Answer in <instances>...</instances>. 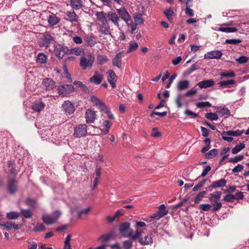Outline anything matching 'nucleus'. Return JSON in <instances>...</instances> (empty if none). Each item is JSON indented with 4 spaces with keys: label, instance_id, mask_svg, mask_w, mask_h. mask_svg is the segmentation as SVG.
Here are the masks:
<instances>
[{
    "label": "nucleus",
    "instance_id": "nucleus-11",
    "mask_svg": "<svg viewBox=\"0 0 249 249\" xmlns=\"http://www.w3.org/2000/svg\"><path fill=\"white\" fill-rule=\"evenodd\" d=\"M96 112L92 109L89 108L87 110L85 113V118L87 123H92L96 118Z\"/></svg>",
    "mask_w": 249,
    "mask_h": 249
},
{
    "label": "nucleus",
    "instance_id": "nucleus-36",
    "mask_svg": "<svg viewBox=\"0 0 249 249\" xmlns=\"http://www.w3.org/2000/svg\"><path fill=\"white\" fill-rule=\"evenodd\" d=\"M136 224L135 225V228H136V231H138L140 233L137 236V238L139 237L140 235H141V234L143 233V231L140 229V228H143L146 226V224L145 222L142 221H136Z\"/></svg>",
    "mask_w": 249,
    "mask_h": 249
},
{
    "label": "nucleus",
    "instance_id": "nucleus-55",
    "mask_svg": "<svg viewBox=\"0 0 249 249\" xmlns=\"http://www.w3.org/2000/svg\"><path fill=\"white\" fill-rule=\"evenodd\" d=\"M135 21L136 24H142L143 22V20L142 18V15L141 14H138L136 15L134 17Z\"/></svg>",
    "mask_w": 249,
    "mask_h": 249
},
{
    "label": "nucleus",
    "instance_id": "nucleus-26",
    "mask_svg": "<svg viewBox=\"0 0 249 249\" xmlns=\"http://www.w3.org/2000/svg\"><path fill=\"white\" fill-rule=\"evenodd\" d=\"M221 195L222 193L220 191H216L210 194L209 199L211 202H216L220 199Z\"/></svg>",
    "mask_w": 249,
    "mask_h": 249
},
{
    "label": "nucleus",
    "instance_id": "nucleus-14",
    "mask_svg": "<svg viewBox=\"0 0 249 249\" xmlns=\"http://www.w3.org/2000/svg\"><path fill=\"white\" fill-rule=\"evenodd\" d=\"M103 79V75L99 73L97 71L94 72L93 76L89 79V81L91 83H93L95 85H99L101 83Z\"/></svg>",
    "mask_w": 249,
    "mask_h": 249
},
{
    "label": "nucleus",
    "instance_id": "nucleus-40",
    "mask_svg": "<svg viewBox=\"0 0 249 249\" xmlns=\"http://www.w3.org/2000/svg\"><path fill=\"white\" fill-rule=\"evenodd\" d=\"M245 144L244 143H241L240 144L236 145L231 150V153L233 154H236L241 150L245 148Z\"/></svg>",
    "mask_w": 249,
    "mask_h": 249
},
{
    "label": "nucleus",
    "instance_id": "nucleus-60",
    "mask_svg": "<svg viewBox=\"0 0 249 249\" xmlns=\"http://www.w3.org/2000/svg\"><path fill=\"white\" fill-rule=\"evenodd\" d=\"M212 208V205L209 204H202L199 206V208L204 211H208Z\"/></svg>",
    "mask_w": 249,
    "mask_h": 249
},
{
    "label": "nucleus",
    "instance_id": "nucleus-39",
    "mask_svg": "<svg viewBox=\"0 0 249 249\" xmlns=\"http://www.w3.org/2000/svg\"><path fill=\"white\" fill-rule=\"evenodd\" d=\"M216 112L221 114V116H224L225 115L229 116L230 115V111L229 109L224 107H218L217 109Z\"/></svg>",
    "mask_w": 249,
    "mask_h": 249
},
{
    "label": "nucleus",
    "instance_id": "nucleus-41",
    "mask_svg": "<svg viewBox=\"0 0 249 249\" xmlns=\"http://www.w3.org/2000/svg\"><path fill=\"white\" fill-rule=\"evenodd\" d=\"M22 215L25 218H30L33 215L32 212L29 209H20Z\"/></svg>",
    "mask_w": 249,
    "mask_h": 249
},
{
    "label": "nucleus",
    "instance_id": "nucleus-53",
    "mask_svg": "<svg viewBox=\"0 0 249 249\" xmlns=\"http://www.w3.org/2000/svg\"><path fill=\"white\" fill-rule=\"evenodd\" d=\"M26 204L32 208H36V201L35 199L28 198L26 200Z\"/></svg>",
    "mask_w": 249,
    "mask_h": 249
},
{
    "label": "nucleus",
    "instance_id": "nucleus-42",
    "mask_svg": "<svg viewBox=\"0 0 249 249\" xmlns=\"http://www.w3.org/2000/svg\"><path fill=\"white\" fill-rule=\"evenodd\" d=\"M84 51L83 49L81 48H74L71 50H70V53L69 54L73 53L77 56L80 55L82 53H84Z\"/></svg>",
    "mask_w": 249,
    "mask_h": 249
},
{
    "label": "nucleus",
    "instance_id": "nucleus-3",
    "mask_svg": "<svg viewBox=\"0 0 249 249\" xmlns=\"http://www.w3.org/2000/svg\"><path fill=\"white\" fill-rule=\"evenodd\" d=\"M61 215V212L59 211H55L52 215L45 214L42 215V219L44 223L48 225H51L57 222Z\"/></svg>",
    "mask_w": 249,
    "mask_h": 249
},
{
    "label": "nucleus",
    "instance_id": "nucleus-30",
    "mask_svg": "<svg viewBox=\"0 0 249 249\" xmlns=\"http://www.w3.org/2000/svg\"><path fill=\"white\" fill-rule=\"evenodd\" d=\"M47 56L43 53H39L36 58V61L39 64H45L46 63Z\"/></svg>",
    "mask_w": 249,
    "mask_h": 249
},
{
    "label": "nucleus",
    "instance_id": "nucleus-54",
    "mask_svg": "<svg viewBox=\"0 0 249 249\" xmlns=\"http://www.w3.org/2000/svg\"><path fill=\"white\" fill-rule=\"evenodd\" d=\"M138 44L137 42H134L130 44L129 48L127 51V53L136 50L138 48Z\"/></svg>",
    "mask_w": 249,
    "mask_h": 249
},
{
    "label": "nucleus",
    "instance_id": "nucleus-56",
    "mask_svg": "<svg viewBox=\"0 0 249 249\" xmlns=\"http://www.w3.org/2000/svg\"><path fill=\"white\" fill-rule=\"evenodd\" d=\"M186 9H185V13L186 14L190 16L193 17L194 16V13L193 12V10L189 8V6L190 5H189V2L187 1L186 3Z\"/></svg>",
    "mask_w": 249,
    "mask_h": 249
},
{
    "label": "nucleus",
    "instance_id": "nucleus-32",
    "mask_svg": "<svg viewBox=\"0 0 249 249\" xmlns=\"http://www.w3.org/2000/svg\"><path fill=\"white\" fill-rule=\"evenodd\" d=\"M113 232H110L108 233L102 235L98 239V241H101L102 242L104 243L110 240L113 236Z\"/></svg>",
    "mask_w": 249,
    "mask_h": 249
},
{
    "label": "nucleus",
    "instance_id": "nucleus-5",
    "mask_svg": "<svg viewBox=\"0 0 249 249\" xmlns=\"http://www.w3.org/2000/svg\"><path fill=\"white\" fill-rule=\"evenodd\" d=\"M87 134V126L85 124H80L77 125L73 133V136L76 138L85 137Z\"/></svg>",
    "mask_w": 249,
    "mask_h": 249
},
{
    "label": "nucleus",
    "instance_id": "nucleus-61",
    "mask_svg": "<svg viewBox=\"0 0 249 249\" xmlns=\"http://www.w3.org/2000/svg\"><path fill=\"white\" fill-rule=\"evenodd\" d=\"M249 58L245 56H241L236 59V61L239 64H244L246 63Z\"/></svg>",
    "mask_w": 249,
    "mask_h": 249
},
{
    "label": "nucleus",
    "instance_id": "nucleus-13",
    "mask_svg": "<svg viewBox=\"0 0 249 249\" xmlns=\"http://www.w3.org/2000/svg\"><path fill=\"white\" fill-rule=\"evenodd\" d=\"M107 73L108 74V82L111 85L112 88H116V82L117 79L116 75L112 70H109Z\"/></svg>",
    "mask_w": 249,
    "mask_h": 249
},
{
    "label": "nucleus",
    "instance_id": "nucleus-17",
    "mask_svg": "<svg viewBox=\"0 0 249 249\" xmlns=\"http://www.w3.org/2000/svg\"><path fill=\"white\" fill-rule=\"evenodd\" d=\"M45 107V104L41 100H36L33 104L32 108L36 112H40Z\"/></svg>",
    "mask_w": 249,
    "mask_h": 249
},
{
    "label": "nucleus",
    "instance_id": "nucleus-19",
    "mask_svg": "<svg viewBox=\"0 0 249 249\" xmlns=\"http://www.w3.org/2000/svg\"><path fill=\"white\" fill-rule=\"evenodd\" d=\"M107 17L109 20L111 21L117 27H119V17L115 13L109 12L107 14Z\"/></svg>",
    "mask_w": 249,
    "mask_h": 249
},
{
    "label": "nucleus",
    "instance_id": "nucleus-25",
    "mask_svg": "<svg viewBox=\"0 0 249 249\" xmlns=\"http://www.w3.org/2000/svg\"><path fill=\"white\" fill-rule=\"evenodd\" d=\"M70 4L71 7L76 10H79L83 7L82 0H71Z\"/></svg>",
    "mask_w": 249,
    "mask_h": 249
},
{
    "label": "nucleus",
    "instance_id": "nucleus-6",
    "mask_svg": "<svg viewBox=\"0 0 249 249\" xmlns=\"http://www.w3.org/2000/svg\"><path fill=\"white\" fill-rule=\"evenodd\" d=\"M59 95L66 96L74 91V88L71 85H64L58 87L57 89Z\"/></svg>",
    "mask_w": 249,
    "mask_h": 249
},
{
    "label": "nucleus",
    "instance_id": "nucleus-37",
    "mask_svg": "<svg viewBox=\"0 0 249 249\" xmlns=\"http://www.w3.org/2000/svg\"><path fill=\"white\" fill-rule=\"evenodd\" d=\"M163 13L170 21H171L173 20L175 13L172 8H170L166 9L163 11Z\"/></svg>",
    "mask_w": 249,
    "mask_h": 249
},
{
    "label": "nucleus",
    "instance_id": "nucleus-20",
    "mask_svg": "<svg viewBox=\"0 0 249 249\" xmlns=\"http://www.w3.org/2000/svg\"><path fill=\"white\" fill-rule=\"evenodd\" d=\"M8 189L11 194H14L17 192V182L14 179H9L8 183Z\"/></svg>",
    "mask_w": 249,
    "mask_h": 249
},
{
    "label": "nucleus",
    "instance_id": "nucleus-1",
    "mask_svg": "<svg viewBox=\"0 0 249 249\" xmlns=\"http://www.w3.org/2000/svg\"><path fill=\"white\" fill-rule=\"evenodd\" d=\"M119 230L122 236L129 237L132 240H136L137 239V236L140 233L138 231H135L134 234L133 230L130 228V224L128 222L122 223L120 226Z\"/></svg>",
    "mask_w": 249,
    "mask_h": 249
},
{
    "label": "nucleus",
    "instance_id": "nucleus-43",
    "mask_svg": "<svg viewBox=\"0 0 249 249\" xmlns=\"http://www.w3.org/2000/svg\"><path fill=\"white\" fill-rule=\"evenodd\" d=\"M20 213L18 212L12 211L7 213V218L8 219H17L19 216Z\"/></svg>",
    "mask_w": 249,
    "mask_h": 249
},
{
    "label": "nucleus",
    "instance_id": "nucleus-29",
    "mask_svg": "<svg viewBox=\"0 0 249 249\" xmlns=\"http://www.w3.org/2000/svg\"><path fill=\"white\" fill-rule=\"evenodd\" d=\"M243 132V130H237L236 131L230 130L228 131H223L222 134L230 136H238L241 135Z\"/></svg>",
    "mask_w": 249,
    "mask_h": 249
},
{
    "label": "nucleus",
    "instance_id": "nucleus-48",
    "mask_svg": "<svg viewBox=\"0 0 249 249\" xmlns=\"http://www.w3.org/2000/svg\"><path fill=\"white\" fill-rule=\"evenodd\" d=\"M222 200L228 202H233L235 200L234 195L230 194H227L223 197Z\"/></svg>",
    "mask_w": 249,
    "mask_h": 249
},
{
    "label": "nucleus",
    "instance_id": "nucleus-21",
    "mask_svg": "<svg viewBox=\"0 0 249 249\" xmlns=\"http://www.w3.org/2000/svg\"><path fill=\"white\" fill-rule=\"evenodd\" d=\"M110 27L108 25L107 21L106 23H102L99 26V32L105 35H111Z\"/></svg>",
    "mask_w": 249,
    "mask_h": 249
},
{
    "label": "nucleus",
    "instance_id": "nucleus-12",
    "mask_svg": "<svg viewBox=\"0 0 249 249\" xmlns=\"http://www.w3.org/2000/svg\"><path fill=\"white\" fill-rule=\"evenodd\" d=\"M137 240H138L139 243L142 245H148L153 243V241L150 235H146L142 237V234L140 235Z\"/></svg>",
    "mask_w": 249,
    "mask_h": 249
},
{
    "label": "nucleus",
    "instance_id": "nucleus-18",
    "mask_svg": "<svg viewBox=\"0 0 249 249\" xmlns=\"http://www.w3.org/2000/svg\"><path fill=\"white\" fill-rule=\"evenodd\" d=\"M84 39L86 42V45L87 46L92 47L97 43L95 37L90 35H86Z\"/></svg>",
    "mask_w": 249,
    "mask_h": 249
},
{
    "label": "nucleus",
    "instance_id": "nucleus-24",
    "mask_svg": "<svg viewBox=\"0 0 249 249\" xmlns=\"http://www.w3.org/2000/svg\"><path fill=\"white\" fill-rule=\"evenodd\" d=\"M122 53L123 52H120L116 54L114 58L112 60V64L114 66H116L119 68H121L122 65L121 58Z\"/></svg>",
    "mask_w": 249,
    "mask_h": 249
},
{
    "label": "nucleus",
    "instance_id": "nucleus-16",
    "mask_svg": "<svg viewBox=\"0 0 249 249\" xmlns=\"http://www.w3.org/2000/svg\"><path fill=\"white\" fill-rule=\"evenodd\" d=\"M222 55V53L220 51H214L208 53L204 55L205 59H218Z\"/></svg>",
    "mask_w": 249,
    "mask_h": 249
},
{
    "label": "nucleus",
    "instance_id": "nucleus-10",
    "mask_svg": "<svg viewBox=\"0 0 249 249\" xmlns=\"http://www.w3.org/2000/svg\"><path fill=\"white\" fill-rule=\"evenodd\" d=\"M117 11L120 18L128 24V22L131 20V16L126 9L122 7L117 9Z\"/></svg>",
    "mask_w": 249,
    "mask_h": 249
},
{
    "label": "nucleus",
    "instance_id": "nucleus-23",
    "mask_svg": "<svg viewBox=\"0 0 249 249\" xmlns=\"http://www.w3.org/2000/svg\"><path fill=\"white\" fill-rule=\"evenodd\" d=\"M48 21L50 26H53L59 22V18L53 13L49 15L48 18Z\"/></svg>",
    "mask_w": 249,
    "mask_h": 249
},
{
    "label": "nucleus",
    "instance_id": "nucleus-15",
    "mask_svg": "<svg viewBox=\"0 0 249 249\" xmlns=\"http://www.w3.org/2000/svg\"><path fill=\"white\" fill-rule=\"evenodd\" d=\"M42 84L47 90H52L56 87L55 82L51 78L44 79Z\"/></svg>",
    "mask_w": 249,
    "mask_h": 249
},
{
    "label": "nucleus",
    "instance_id": "nucleus-2",
    "mask_svg": "<svg viewBox=\"0 0 249 249\" xmlns=\"http://www.w3.org/2000/svg\"><path fill=\"white\" fill-rule=\"evenodd\" d=\"M94 60V56L91 54L82 56L80 58V66L83 70L91 68L92 67Z\"/></svg>",
    "mask_w": 249,
    "mask_h": 249
},
{
    "label": "nucleus",
    "instance_id": "nucleus-50",
    "mask_svg": "<svg viewBox=\"0 0 249 249\" xmlns=\"http://www.w3.org/2000/svg\"><path fill=\"white\" fill-rule=\"evenodd\" d=\"M213 203H212V205H213V207L212 209V211L213 212H216L218 210H219L221 207H222V203L220 202H213Z\"/></svg>",
    "mask_w": 249,
    "mask_h": 249
},
{
    "label": "nucleus",
    "instance_id": "nucleus-46",
    "mask_svg": "<svg viewBox=\"0 0 249 249\" xmlns=\"http://www.w3.org/2000/svg\"><path fill=\"white\" fill-rule=\"evenodd\" d=\"M123 246L124 249H131L133 246L132 241L130 240H127L123 241Z\"/></svg>",
    "mask_w": 249,
    "mask_h": 249
},
{
    "label": "nucleus",
    "instance_id": "nucleus-58",
    "mask_svg": "<svg viewBox=\"0 0 249 249\" xmlns=\"http://www.w3.org/2000/svg\"><path fill=\"white\" fill-rule=\"evenodd\" d=\"M73 84L78 87L81 88L85 91L88 90V87L85 85L83 84L81 81H75Z\"/></svg>",
    "mask_w": 249,
    "mask_h": 249
},
{
    "label": "nucleus",
    "instance_id": "nucleus-51",
    "mask_svg": "<svg viewBox=\"0 0 249 249\" xmlns=\"http://www.w3.org/2000/svg\"><path fill=\"white\" fill-rule=\"evenodd\" d=\"M242 42V40L240 39H228L225 41L226 44H238Z\"/></svg>",
    "mask_w": 249,
    "mask_h": 249
},
{
    "label": "nucleus",
    "instance_id": "nucleus-62",
    "mask_svg": "<svg viewBox=\"0 0 249 249\" xmlns=\"http://www.w3.org/2000/svg\"><path fill=\"white\" fill-rule=\"evenodd\" d=\"M181 95L180 94H178L175 100V102L178 108H180L182 107V104L181 103Z\"/></svg>",
    "mask_w": 249,
    "mask_h": 249
},
{
    "label": "nucleus",
    "instance_id": "nucleus-49",
    "mask_svg": "<svg viewBox=\"0 0 249 249\" xmlns=\"http://www.w3.org/2000/svg\"><path fill=\"white\" fill-rule=\"evenodd\" d=\"M196 106L198 108H203L204 107H211L212 105L210 102L206 101L198 102L196 103Z\"/></svg>",
    "mask_w": 249,
    "mask_h": 249
},
{
    "label": "nucleus",
    "instance_id": "nucleus-28",
    "mask_svg": "<svg viewBox=\"0 0 249 249\" xmlns=\"http://www.w3.org/2000/svg\"><path fill=\"white\" fill-rule=\"evenodd\" d=\"M227 181L224 178H221L217 181L213 182V187H214V189L218 188L223 187L226 186Z\"/></svg>",
    "mask_w": 249,
    "mask_h": 249
},
{
    "label": "nucleus",
    "instance_id": "nucleus-34",
    "mask_svg": "<svg viewBox=\"0 0 249 249\" xmlns=\"http://www.w3.org/2000/svg\"><path fill=\"white\" fill-rule=\"evenodd\" d=\"M95 16L96 17L97 19L102 23H106L107 20V19L106 18L105 13L102 11V12H97L95 14Z\"/></svg>",
    "mask_w": 249,
    "mask_h": 249
},
{
    "label": "nucleus",
    "instance_id": "nucleus-4",
    "mask_svg": "<svg viewBox=\"0 0 249 249\" xmlns=\"http://www.w3.org/2000/svg\"><path fill=\"white\" fill-rule=\"evenodd\" d=\"M54 53L55 55L57 58L61 59L63 58L66 54H69V53H70V50L66 46L61 44H57L55 46Z\"/></svg>",
    "mask_w": 249,
    "mask_h": 249
},
{
    "label": "nucleus",
    "instance_id": "nucleus-57",
    "mask_svg": "<svg viewBox=\"0 0 249 249\" xmlns=\"http://www.w3.org/2000/svg\"><path fill=\"white\" fill-rule=\"evenodd\" d=\"M206 180H207L206 179H204L202 180V181H200L198 184H197L195 186V187L193 189V191L196 192V191H198L200 189V188H201L204 185Z\"/></svg>",
    "mask_w": 249,
    "mask_h": 249
},
{
    "label": "nucleus",
    "instance_id": "nucleus-31",
    "mask_svg": "<svg viewBox=\"0 0 249 249\" xmlns=\"http://www.w3.org/2000/svg\"><path fill=\"white\" fill-rule=\"evenodd\" d=\"M67 16L68 17V20L71 22H77L78 21V17L74 11L67 12Z\"/></svg>",
    "mask_w": 249,
    "mask_h": 249
},
{
    "label": "nucleus",
    "instance_id": "nucleus-8",
    "mask_svg": "<svg viewBox=\"0 0 249 249\" xmlns=\"http://www.w3.org/2000/svg\"><path fill=\"white\" fill-rule=\"evenodd\" d=\"M53 40V36L50 34L46 33L40 39L39 45L41 47H49Z\"/></svg>",
    "mask_w": 249,
    "mask_h": 249
},
{
    "label": "nucleus",
    "instance_id": "nucleus-59",
    "mask_svg": "<svg viewBox=\"0 0 249 249\" xmlns=\"http://www.w3.org/2000/svg\"><path fill=\"white\" fill-rule=\"evenodd\" d=\"M220 75L222 77L229 78V77H234L235 75L233 71H231L230 72L220 73Z\"/></svg>",
    "mask_w": 249,
    "mask_h": 249
},
{
    "label": "nucleus",
    "instance_id": "nucleus-9",
    "mask_svg": "<svg viewBox=\"0 0 249 249\" xmlns=\"http://www.w3.org/2000/svg\"><path fill=\"white\" fill-rule=\"evenodd\" d=\"M91 101L102 111L105 112L108 108L105 104L95 96L91 97Z\"/></svg>",
    "mask_w": 249,
    "mask_h": 249
},
{
    "label": "nucleus",
    "instance_id": "nucleus-47",
    "mask_svg": "<svg viewBox=\"0 0 249 249\" xmlns=\"http://www.w3.org/2000/svg\"><path fill=\"white\" fill-rule=\"evenodd\" d=\"M205 117L209 120L211 121H216L218 117L217 115L215 113H207L205 114Z\"/></svg>",
    "mask_w": 249,
    "mask_h": 249
},
{
    "label": "nucleus",
    "instance_id": "nucleus-27",
    "mask_svg": "<svg viewBox=\"0 0 249 249\" xmlns=\"http://www.w3.org/2000/svg\"><path fill=\"white\" fill-rule=\"evenodd\" d=\"M189 84L188 80L179 81L177 85V89L178 90L185 89L189 87Z\"/></svg>",
    "mask_w": 249,
    "mask_h": 249
},
{
    "label": "nucleus",
    "instance_id": "nucleus-38",
    "mask_svg": "<svg viewBox=\"0 0 249 249\" xmlns=\"http://www.w3.org/2000/svg\"><path fill=\"white\" fill-rule=\"evenodd\" d=\"M97 61L99 65H103L108 61L107 56L105 55L98 54L97 56Z\"/></svg>",
    "mask_w": 249,
    "mask_h": 249
},
{
    "label": "nucleus",
    "instance_id": "nucleus-35",
    "mask_svg": "<svg viewBox=\"0 0 249 249\" xmlns=\"http://www.w3.org/2000/svg\"><path fill=\"white\" fill-rule=\"evenodd\" d=\"M158 208L159 210L157 211V212L160 215L158 218H161L168 213V211L166 210L164 204L160 205Z\"/></svg>",
    "mask_w": 249,
    "mask_h": 249
},
{
    "label": "nucleus",
    "instance_id": "nucleus-44",
    "mask_svg": "<svg viewBox=\"0 0 249 249\" xmlns=\"http://www.w3.org/2000/svg\"><path fill=\"white\" fill-rule=\"evenodd\" d=\"M218 153V151L216 149H213L209 152L205 154V157L208 159H210L215 157Z\"/></svg>",
    "mask_w": 249,
    "mask_h": 249
},
{
    "label": "nucleus",
    "instance_id": "nucleus-45",
    "mask_svg": "<svg viewBox=\"0 0 249 249\" xmlns=\"http://www.w3.org/2000/svg\"><path fill=\"white\" fill-rule=\"evenodd\" d=\"M206 192L205 191L200 192L199 194H198L195 198V203H199V202L202 200V198H203L206 195Z\"/></svg>",
    "mask_w": 249,
    "mask_h": 249
},
{
    "label": "nucleus",
    "instance_id": "nucleus-64",
    "mask_svg": "<svg viewBox=\"0 0 249 249\" xmlns=\"http://www.w3.org/2000/svg\"><path fill=\"white\" fill-rule=\"evenodd\" d=\"M152 132L151 134V136L155 138L159 137L161 136V133L160 132L157 130V128L156 127H154L152 129Z\"/></svg>",
    "mask_w": 249,
    "mask_h": 249
},
{
    "label": "nucleus",
    "instance_id": "nucleus-33",
    "mask_svg": "<svg viewBox=\"0 0 249 249\" xmlns=\"http://www.w3.org/2000/svg\"><path fill=\"white\" fill-rule=\"evenodd\" d=\"M235 83V81L233 79L229 80H224L220 81L218 84L221 88H229L231 85H233Z\"/></svg>",
    "mask_w": 249,
    "mask_h": 249
},
{
    "label": "nucleus",
    "instance_id": "nucleus-63",
    "mask_svg": "<svg viewBox=\"0 0 249 249\" xmlns=\"http://www.w3.org/2000/svg\"><path fill=\"white\" fill-rule=\"evenodd\" d=\"M196 93L197 90L195 89V88H193L190 90L186 92L184 94V96L186 97H189L196 94Z\"/></svg>",
    "mask_w": 249,
    "mask_h": 249
},
{
    "label": "nucleus",
    "instance_id": "nucleus-7",
    "mask_svg": "<svg viewBox=\"0 0 249 249\" xmlns=\"http://www.w3.org/2000/svg\"><path fill=\"white\" fill-rule=\"evenodd\" d=\"M62 107L63 111L67 115H71L75 111L74 105L69 100L65 101L63 102Z\"/></svg>",
    "mask_w": 249,
    "mask_h": 249
},
{
    "label": "nucleus",
    "instance_id": "nucleus-22",
    "mask_svg": "<svg viewBox=\"0 0 249 249\" xmlns=\"http://www.w3.org/2000/svg\"><path fill=\"white\" fill-rule=\"evenodd\" d=\"M214 84L213 80L212 79L203 80L199 82L197 85L201 89L207 88L213 86Z\"/></svg>",
    "mask_w": 249,
    "mask_h": 249
},
{
    "label": "nucleus",
    "instance_id": "nucleus-52",
    "mask_svg": "<svg viewBox=\"0 0 249 249\" xmlns=\"http://www.w3.org/2000/svg\"><path fill=\"white\" fill-rule=\"evenodd\" d=\"M244 158L243 155H240L229 159V162L236 163L242 160Z\"/></svg>",
    "mask_w": 249,
    "mask_h": 249
}]
</instances>
